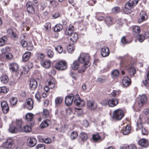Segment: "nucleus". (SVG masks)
I'll return each instance as SVG.
<instances>
[{
    "label": "nucleus",
    "mask_w": 149,
    "mask_h": 149,
    "mask_svg": "<svg viewBox=\"0 0 149 149\" xmlns=\"http://www.w3.org/2000/svg\"><path fill=\"white\" fill-rule=\"evenodd\" d=\"M10 70L13 72H16L18 70V65L15 63L10 64L9 66Z\"/></svg>",
    "instance_id": "nucleus-18"
},
{
    "label": "nucleus",
    "mask_w": 149,
    "mask_h": 149,
    "mask_svg": "<svg viewBox=\"0 0 149 149\" xmlns=\"http://www.w3.org/2000/svg\"><path fill=\"white\" fill-rule=\"evenodd\" d=\"M74 30V26L72 25H70L68 29H67L65 31V35H67L71 36Z\"/></svg>",
    "instance_id": "nucleus-23"
},
{
    "label": "nucleus",
    "mask_w": 149,
    "mask_h": 149,
    "mask_svg": "<svg viewBox=\"0 0 149 149\" xmlns=\"http://www.w3.org/2000/svg\"><path fill=\"white\" fill-rule=\"evenodd\" d=\"M90 56L86 53H81L78 58L79 62L81 63H83L84 65L82 68L79 70L80 73L83 72L89 66L91 63L89 62Z\"/></svg>",
    "instance_id": "nucleus-1"
},
{
    "label": "nucleus",
    "mask_w": 149,
    "mask_h": 149,
    "mask_svg": "<svg viewBox=\"0 0 149 149\" xmlns=\"http://www.w3.org/2000/svg\"><path fill=\"white\" fill-rule=\"evenodd\" d=\"M78 135L77 133L76 132L73 131L72 132L70 135L71 139L72 140H74L76 138Z\"/></svg>",
    "instance_id": "nucleus-45"
},
{
    "label": "nucleus",
    "mask_w": 149,
    "mask_h": 149,
    "mask_svg": "<svg viewBox=\"0 0 149 149\" xmlns=\"http://www.w3.org/2000/svg\"><path fill=\"white\" fill-rule=\"evenodd\" d=\"M72 69L74 70L77 69L79 67V63L77 61H75L73 63L71 66Z\"/></svg>",
    "instance_id": "nucleus-39"
},
{
    "label": "nucleus",
    "mask_w": 149,
    "mask_h": 149,
    "mask_svg": "<svg viewBox=\"0 0 149 149\" xmlns=\"http://www.w3.org/2000/svg\"><path fill=\"white\" fill-rule=\"evenodd\" d=\"M60 16V14L58 12L55 13L52 15V17L53 19L56 18Z\"/></svg>",
    "instance_id": "nucleus-63"
},
{
    "label": "nucleus",
    "mask_w": 149,
    "mask_h": 149,
    "mask_svg": "<svg viewBox=\"0 0 149 149\" xmlns=\"http://www.w3.org/2000/svg\"><path fill=\"white\" fill-rule=\"evenodd\" d=\"M130 80V79L128 76L124 77L122 80L123 85L125 87L129 86L131 84Z\"/></svg>",
    "instance_id": "nucleus-13"
},
{
    "label": "nucleus",
    "mask_w": 149,
    "mask_h": 149,
    "mask_svg": "<svg viewBox=\"0 0 149 149\" xmlns=\"http://www.w3.org/2000/svg\"><path fill=\"white\" fill-rule=\"evenodd\" d=\"M87 105L90 109L93 110L95 109L97 106V104L94 101L91 100L88 102Z\"/></svg>",
    "instance_id": "nucleus-17"
},
{
    "label": "nucleus",
    "mask_w": 149,
    "mask_h": 149,
    "mask_svg": "<svg viewBox=\"0 0 149 149\" xmlns=\"http://www.w3.org/2000/svg\"><path fill=\"white\" fill-rule=\"evenodd\" d=\"M93 138L94 141L95 142L100 141H101V137L98 134H93Z\"/></svg>",
    "instance_id": "nucleus-41"
},
{
    "label": "nucleus",
    "mask_w": 149,
    "mask_h": 149,
    "mask_svg": "<svg viewBox=\"0 0 149 149\" xmlns=\"http://www.w3.org/2000/svg\"><path fill=\"white\" fill-rule=\"evenodd\" d=\"M137 39L139 40V41L140 42H143L145 38V36L143 35L139 34L137 37Z\"/></svg>",
    "instance_id": "nucleus-53"
},
{
    "label": "nucleus",
    "mask_w": 149,
    "mask_h": 149,
    "mask_svg": "<svg viewBox=\"0 0 149 149\" xmlns=\"http://www.w3.org/2000/svg\"><path fill=\"white\" fill-rule=\"evenodd\" d=\"M74 102L76 105L79 107H82L84 104V101L80 97H79L78 99H76L75 98Z\"/></svg>",
    "instance_id": "nucleus-19"
},
{
    "label": "nucleus",
    "mask_w": 149,
    "mask_h": 149,
    "mask_svg": "<svg viewBox=\"0 0 149 149\" xmlns=\"http://www.w3.org/2000/svg\"><path fill=\"white\" fill-rule=\"evenodd\" d=\"M55 49L59 53L61 54L63 52V48L62 46L60 45H58L56 47H55Z\"/></svg>",
    "instance_id": "nucleus-50"
},
{
    "label": "nucleus",
    "mask_w": 149,
    "mask_h": 149,
    "mask_svg": "<svg viewBox=\"0 0 149 149\" xmlns=\"http://www.w3.org/2000/svg\"><path fill=\"white\" fill-rule=\"evenodd\" d=\"M31 53L29 52H26L23 54L22 56V60L24 61H26L28 60L30 57Z\"/></svg>",
    "instance_id": "nucleus-29"
},
{
    "label": "nucleus",
    "mask_w": 149,
    "mask_h": 149,
    "mask_svg": "<svg viewBox=\"0 0 149 149\" xmlns=\"http://www.w3.org/2000/svg\"><path fill=\"white\" fill-rule=\"evenodd\" d=\"M131 128L129 125H127V126L123 129L122 132L123 134L127 135L129 134L130 132Z\"/></svg>",
    "instance_id": "nucleus-34"
},
{
    "label": "nucleus",
    "mask_w": 149,
    "mask_h": 149,
    "mask_svg": "<svg viewBox=\"0 0 149 149\" xmlns=\"http://www.w3.org/2000/svg\"><path fill=\"white\" fill-rule=\"evenodd\" d=\"M45 27L46 29V31H49L51 29V24L49 22L46 23L45 25Z\"/></svg>",
    "instance_id": "nucleus-54"
},
{
    "label": "nucleus",
    "mask_w": 149,
    "mask_h": 149,
    "mask_svg": "<svg viewBox=\"0 0 149 149\" xmlns=\"http://www.w3.org/2000/svg\"><path fill=\"white\" fill-rule=\"evenodd\" d=\"M113 18L111 17L107 16L105 18V21L108 26H110L113 24Z\"/></svg>",
    "instance_id": "nucleus-26"
},
{
    "label": "nucleus",
    "mask_w": 149,
    "mask_h": 149,
    "mask_svg": "<svg viewBox=\"0 0 149 149\" xmlns=\"http://www.w3.org/2000/svg\"><path fill=\"white\" fill-rule=\"evenodd\" d=\"M139 100V104L142 106L143 103H145L147 100V97L145 95H143L138 98Z\"/></svg>",
    "instance_id": "nucleus-24"
},
{
    "label": "nucleus",
    "mask_w": 149,
    "mask_h": 149,
    "mask_svg": "<svg viewBox=\"0 0 149 149\" xmlns=\"http://www.w3.org/2000/svg\"><path fill=\"white\" fill-rule=\"evenodd\" d=\"M109 100H104L101 102V104L103 106L109 105Z\"/></svg>",
    "instance_id": "nucleus-59"
},
{
    "label": "nucleus",
    "mask_w": 149,
    "mask_h": 149,
    "mask_svg": "<svg viewBox=\"0 0 149 149\" xmlns=\"http://www.w3.org/2000/svg\"><path fill=\"white\" fill-rule=\"evenodd\" d=\"M63 100L62 97H58L55 99V102L56 104H61Z\"/></svg>",
    "instance_id": "nucleus-47"
},
{
    "label": "nucleus",
    "mask_w": 149,
    "mask_h": 149,
    "mask_svg": "<svg viewBox=\"0 0 149 149\" xmlns=\"http://www.w3.org/2000/svg\"><path fill=\"white\" fill-rule=\"evenodd\" d=\"M143 84L145 87L149 89V84L148 83V81L146 79H145L144 81H143Z\"/></svg>",
    "instance_id": "nucleus-61"
},
{
    "label": "nucleus",
    "mask_w": 149,
    "mask_h": 149,
    "mask_svg": "<svg viewBox=\"0 0 149 149\" xmlns=\"http://www.w3.org/2000/svg\"><path fill=\"white\" fill-rule=\"evenodd\" d=\"M127 71L130 76H133L136 73V70L134 68L131 67L127 69Z\"/></svg>",
    "instance_id": "nucleus-33"
},
{
    "label": "nucleus",
    "mask_w": 149,
    "mask_h": 149,
    "mask_svg": "<svg viewBox=\"0 0 149 149\" xmlns=\"http://www.w3.org/2000/svg\"><path fill=\"white\" fill-rule=\"evenodd\" d=\"M10 50V48L8 47H6L5 48L2 49L1 51L2 53V56H3V55L7 53V52H9Z\"/></svg>",
    "instance_id": "nucleus-46"
},
{
    "label": "nucleus",
    "mask_w": 149,
    "mask_h": 149,
    "mask_svg": "<svg viewBox=\"0 0 149 149\" xmlns=\"http://www.w3.org/2000/svg\"><path fill=\"white\" fill-rule=\"evenodd\" d=\"M121 92V91L119 90H113L111 93V94L113 97H118L119 96Z\"/></svg>",
    "instance_id": "nucleus-36"
},
{
    "label": "nucleus",
    "mask_w": 149,
    "mask_h": 149,
    "mask_svg": "<svg viewBox=\"0 0 149 149\" xmlns=\"http://www.w3.org/2000/svg\"><path fill=\"white\" fill-rule=\"evenodd\" d=\"M7 35L11 38H14L15 39H17L18 38V35L14 33L13 30L11 29H8L7 31Z\"/></svg>",
    "instance_id": "nucleus-20"
},
{
    "label": "nucleus",
    "mask_w": 149,
    "mask_h": 149,
    "mask_svg": "<svg viewBox=\"0 0 149 149\" xmlns=\"http://www.w3.org/2000/svg\"><path fill=\"white\" fill-rule=\"evenodd\" d=\"M124 115V112L122 110L117 109L113 111L112 118L114 120H120L122 118Z\"/></svg>",
    "instance_id": "nucleus-5"
},
{
    "label": "nucleus",
    "mask_w": 149,
    "mask_h": 149,
    "mask_svg": "<svg viewBox=\"0 0 149 149\" xmlns=\"http://www.w3.org/2000/svg\"><path fill=\"white\" fill-rule=\"evenodd\" d=\"M37 86V83L35 80L33 79H31L30 81L29 87L32 90H34Z\"/></svg>",
    "instance_id": "nucleus-21"
},
{
    "label": "nucleus",
    "mask_w": 149,
    "mask_h": 149,
    "mask_svg": "<svg viewBox=\"0 0 149 149\" xmlns=\"http://www.w3.org/2000/svg\"><path fill=\"white\" fill-rule=\"evenodd\" d=\"M15 146L14 141L11 138L8 139L5 142H4L2 147L6 149H12Z\"/></svg>",
    "instance_id": "nucleus-6"
},
{
    "label": "nucleus",
    "mask_w": 149,
    "mask_h": 149,
    "mask_svg": "<svg viewBox=\"0 0 149 149\" xmlns=\"http://www.w3.org/2000/svg\"><path fill=\"white\" fill-rule=\"evenodd\" d=\"M138 0H130L125 4L123 8L125 13L128 14L131 12V9L134 7L138 3Z\"/></svg>",
    "instance_id": "nucleus-3"
},
{
    "label": "nucleus",
    "mask_w": 149,
    "mask_h": 149,
    "mask_svg": "<svg viewBox=\"0 0 149 149\" xmlns=\"http://www.w3.org/2000/svg\"><path fill=\"white\" fill-rule=\"evenodd\" d=\"M109 53V50L107 47H104L101 48V54L103 57H106L108 56Z\"/></svg>",
    "instance_id": "nucleus-12"
},
{
    "label": "nucleus",
    "mask_w": 149,
    "mask_h": 149,
    "mask_svg": "<svg viewBox=\"0 0 149 149\" xmlns=\"http://www.w3.org/2000/svg\"><path fill=\"white\" fill-rule=\"evenodd\" d=\"M23 130L26 132H29L31 131V127L30 126L26 125L24 127Z\"/></svg>",
    "instance_id": "nucleus-49"
},
{
    "label": "nucleus",
    "mask_w": 149,
    "mask_h": 149,
    "mask_svg": "<svg viewBox=\"0 0 149 149\" xmlns=\"http://www.w3.org/2000/svg\"><path fill=\"white\" fill-rule=\"evenodd\" d=\"M120 11V9L118 7H115L112 9V12L114 13H117Z\"/></svg>",
    "instance_id": "nucleus-51"
},
{
    "label": "nucleus",
    "mask_w": 149,
    "mask_h": 149,
    "mask_svg": "<svg viewBox=\"0 0 149 149\" xmlns=\"http://www.w3.org/2000/svg\"><path fill=\"white\" fill-rule=\"evenodd\" d=\"M141 31L140 28L138 26H134L133 29V31L136 34H138Z\"/></svg>",
    "instance_id": "nucleus-43"
},
{
    "label": "nucleus",
    "mask_w": 149,
    "mask_h": 149,
    "mask_svg": "<svg viewBox=\"0 0 149 149\" xmlns=\"http://www.w3.org/2000/svg\"><path fill=\"white\" fill-rule=\"evenodd\" d=\"M37 149H45V146L44 144H40L36 146Z\"/></svg>",
    "instance_id": "nucleus-60"
},
{
    "label": "nucleus",
    "mask_w": 149,
    "mask_h": 149,
    "mask_svg": "<svg viewBox=\"0 0 149 149\" xmlns=\"http://www.w3.org/2000/svg\"><path fill=\"white\" fill-rule=\"evenodd\" d=\"M5 56L6 59L9 60L12 59L13 57L12 55L10 53H7L3 55V56Z\"/></svg>",
    "instance_id": "nucleus-57"
},
{
    "label": "nucleus",
    "mask_w": 149,
    "mask_h": 149,
    "mask_svg": "<svg viewBox=\"0 0 149 149\" xmlns=\"http://www.w3.org/2000/svg\"><path fill=\"white\" fill-rule=\"evenodd\" d=\"M104 13H96V17L99 21H102L104 19Z\"/></svg>",
    "instance_id": "nucleus-35"
},
{
    "label": "nucleus",
    "mask_w": 149,
    "mask_h": 149,
    "mask_svg": "<svg viewBox=\"0 0 149 149\" xmlns=\"http://www.w3.org/2000/svg\"><path fill=\"white\" fill-rule=\"evenodd\" d=\"M79 136L81 140L83 141H86L87 139V134L83 132H82L81 133Z\"/></svg>",
    "instance_id": "nucleus-44"
},
{
    "label": "nucleus",
    "mask_w": 149,
    "mask_h": 149,
    "mask_svg": "<svg viewBox=\"0 0 149 149\" xmlns=\"http://www.w3.org/2000/svg\"><path fill=\"white\" fill-rule=\"evenodd\" d=\"M47 55L48 57L51 58L54 56V53L50 49H47Z\"/></svg>",
    "instance_id": "nucleus-55"
},
{
    "label": "nucleus",
    "mask_w": 149,
    "mask_h": 149,
    "mask_svg": "<svg viewBox=\"0 0 149 149\" xmlns=\"http://www.w3.org/2000/svg\"><path fill=\"white\" fill-rule=\"evenodd\" d=\"M118 99L114 98L109 100V106L111 107H113L116 106L118 104Z\"/></svg>",
    "instance_id": "nucleus-15"
},
{
    "label": "nucleus",
    "mask_w": 149,
    "mask_h": 149,
    "mask_svg": "<svg viewBox=\"0 0 149 149\" xmlns=\"http://www.w3.org/2000/svg\"><path fill=\"white\" fill-rule=\"evenodd\" d=\"M21 43L22 46L24 47H25L27 46V43L26 41L24 40H23L21 41Z\"/></svg>",
    "instance_id": "nucleus-62"
},
{
    "label": "nucleus",
    "mask_w": 149,
    "mask_h": 149,
    "mask_svg": "<svg viewBox=\"0 0 149 149\" xmlns=\"http://www.w3.org/2000/svg\"><path fill=\"white\" fill-rule=\"evenodd\" d=\"M141 19L138 20L139 22L141 23L143 21L146 20L147 19V16L146 13L144 11H142L140 14Z\"/></svg>",
    "instance_id": "nucleus-22"
},
{
    "label": "nucleus",
    "mask_w": 149,
    "mask_h": 149,
    "mask_svg": "<svg viewBox=\"0 0 149 149\" xmlns=\"http://www.w3.org/2000/svg\"><path fill=\"white\" fill-rule=\"evenodd\" d=\"M7 38L6 36H3L0 38V47L2 46L5 45V42L7 40Z\"/></svg>",
    "instance_id": "nucleus-37"
},
{
    "label": "nucleus",
    "mask_w": 149,
    "mask_h": 149,
    "mask_svg": "<svg viewBox=\"0 0 149 149\" xmlns=\"http://www.w3.org/2000/svg\"><path fill=\"white\" fill-rule=\"evenodd\" d=\"M128 149H136V146L134 144L130 145L127 146Z\"/></svg>",
    "instance_id": "nucleus-64"
},
{
    "label": "nucleus",
    "mask_w": 149,
    "mask_h": 149,
    "mask_svg": "<svg viewBox=\"0 0 149 149\" xmlns=\"http://www.w3.org/2000/svg\"><path fill=\"white\" fill-rule=\"evenodd\" d=\"M41 65L46 68H48L50 65V61L49 60H42L41 61Z\"/></svg>",
    "instance_id": "nucleus-25"
},
{
    "label": "nucleus",
    "mask_w": 149,
    "mask_h": 149,
    "mask_svg": "<svg viewBox=\"0 0 149 149\" xmlns=\"http://www.w3.org/2000/svg\"><path fill=\"white\" fill-rule=\"evenodd\" d=\"M55 67L57 70H63L67 69V64L66 62L64 61H61L56 63Z\"/></svg>",
    "instance_id": "nucleus-7"
},
{
    "label": "nucleus",
    "mask_w": 149,
    "mask_h": 149,
    "mask_svg": "<svg viewBox=\"0 0 149 149\" xmlns=\"http://www.w3.org/2000/svg\"><path fill=\"white\" fill-rule=\"evenodd\" d=\"M63 29L62 25L60 24H56L54 28V31L55 32H59L61 31Z\"/></svg>",
    "instance_id": "nucleus-31"
},
{
    "label": "nucleus",
    "mask_w": 149,
    "mask_h": 149,
    "mask_svg": "<svg viewBox=\"0 0 149 149\" xmlns=\"http://www.w3.org/2000/svg\"><path fill=\"white\" fill-rule=\"evenodd\" d=\"M0 80L2 83L5 84L8 82L9 79L7 76L5 75H3L1 77Z\"/></svg>",
    "instance_id": "nucleus-32"
},
{
    "label": "nucleus",
    "mask_w": 149,
    "mask_h": 149,
    "mask_svg": "<svg viewBox=\"0 0 149 149\" xmlns=\"http://www.w3.org/2000/svg\"><path fill=\"white\" fill-rule=\"evenodd\" d=\"M75 47L73 45H70L67 47L68 51L69 53L71 54L74 50Z\"/></svg>",
    "instance_id": "nucleus-40"
},
{
    "label": "nucleus",
    "mask_w": 149,
    "mask_h": 149,
    "mask_svg": "<svg viewBox=\"0 0 149 149\" xmlns=\"http://www.w3.org/2000/svg\"><path fill=\"white\" fill-rule=\"evenodd\" d=\"M38 1L33 0L32 1H29L26 4L28 12L31 14L35 13V9L37 8L38 6Z\"/></svg>",
    "instance_id": "nucleus-4"
},
{
    "label": "nucleus",
    "mask_w": 149,
    "mask_h": 149,
    "mask_svg": "<svg viewBox=\"0 0 149 149\" xmlns=\"http://www.w3.org/2000/svg\"><path fill=\"white\" fill-rule=\"evenodd\" d=\"M26 107L29 110L32 109L33 107V102L31 98L27 99L25 102Z\"/></svg>",
    "instance_id": "nucleus-9"
},
{
    "label": "nucleus",
    "mask_w": 149,
    "mask_h": 149,
    "mask_svg": "<svg viewBox=\"0 0 149 149\" xmlns=\"http://www.w3.org/2000/svg\"><path fill=\"white\" fill-rule=\"evenodd\" d=\"M48 86L51 89L53 88L55 86L56 82L54 79H52L48 82Z\"/></svg>",
    "instance_id": "nucleus-27"
},
{
    "label": "nucleus",
    "mask_w": 149,
    "mask_h": 149,
    "mask_svg": "<svg viewBox=\"0 0 149 149\" xmlns=\"http://www.w3.org/2000/svg\"><path fill=\"white\" fill-rule=\"evenodd\" d=\"M17 99L16 97H12L10 100V104L11 105H14L17 103Z\"/></svg>",
    "instance_id": "nucleus-42"
},
{
    "label": "nucleus",
    "mask_w": 149,
    "mask_h": 149,
    "mask_svg": "<svg viewBox=\"0 0 149 149\" xmlns=\"http://www.w3.org/2000/svg\"><path fill=\"white\" fill-rule=\"evenodd\" d=\"M138 143L139 145L143 147L146 148L149 145V143L147 140L143 139L138 141Z\"/></svg>",
    "instance_id": "nucleus-16"
},
{
    "label": "nucleus",
    "mask_w": 149,
    "mask_h": 149,
    "mask_svg": "<svg viewBox=\"0 0 149 149\" xmlns=\"http://www.w3.org/2000/svg\"><path fill=\"white\" fill-rule=\"evenodd\" d=\"M74 95L71 94L68 95L65 99V104L68 106L71 105L73 102Z\"/></svg>",
    "instance_id": "nucleus-8"
},
{
    "label": "nucleus",
    "mask_w": 149,
    "mask_h": 149,
    "mask_svg": "<svg viewBox=\"0 0 149 149\" xmlns=\"http://www.w3.org/2000/svg\"><path fill=\"white\" fill-rule=\"evenodd\" d=\"M50 123V121L48 119H46L42 123L40 126L41 128H43L47 127Z\"/></svg>",
    "instance_id": "nucleus-30"
},
{
    "label": "nucleus",
    "mask_w": 149,
    "mask_h": 149,
    "mask_svg": "<svg viewBox=\"0 0 149 149\" xmlns=\"http://www.w3.org/2000/svg\"><path fill=\"white\" fill-rule=\"evenodd\" d=\"M96 30L97 33H101L102 31V29L100 25H96Z\"/></svg>",
    "instance_id": "nucleus-58"
},
{
    "label": "nucleus",
    "mask_w": 149,
    "mask_h": 149,
    "mask_svg": "<svg viewBox=\"0 0 149 149\" xmlns=\"http://www.w3.org/2000/svg\"><path fill=\"white\" fill-rule=\"evenodd\" d=\"M78 38V34L75 33H73L70 36V39L71 41L72 42V43L75 42Z\"/></svg>",
    "instance_id": "nucleus-28"
},
{
    "label": "nucleus",
    "mask_w": 149,
    "mask_h": 149,
    "mask_svg": "<svg viewBox=\"0 0 149 149\" xmlns=\"http://www.w3.org/2000/svg\"><path fill=\"white\" fill-rule=\"evenodd\" d=\"M22 122L21 120L16 119L9 125V132L11 133H16L22 130Z\"/></svg>",
    "instance_id": "nucleus-2"
},
{
    "label": "nucleus",
    "mask_w": 149,
    "mask_h": 149,
    "mask_svg": "<svg viewBox=\"0 0 149 149\" xmlns=\"http://www.w3.org/2000/svg\"><path fill=\"white\" fill-rule=\"evenodd\" d=\"M34 115L31 113H27L25 116L26 120L28 121H30L32 120L33 117Z\"/></svg>",
    "instance_id": "nucleus-38"
},
{
    "label": "nucleus",
    "mask_w": 149,
    "mask_h": 149,
    "mask_svg": "<svg viewBox=\"0 0 149 149\" xmlns=\"http://www.w3.org/2000/svg\"><path fill=\"white\" fill-rule=\"evenodd\" d=\"M28 145L31 147L35 146L37 143V141L36 139L33 138H29L27 139Z\"/></svg>",
    "instance_id": "nucleus-14"
},
{
    "label": "nucleus",
    "mask_w": 149,
    "mask_h": 149,
    "mask_svg": "<svg viewBox=\"0 0 149 149\" xmlns=\"http://www.w3.org/2000/svg\"><path fill=\"white\" fill-rule=\"evenodd\" d=\"M137 127L136 128L137 130H141V132L143 135H147L148 132L145 128H144L143 125L140 123L137 122Z\"/></svg>",
    "instance_id": "nucleus-11"
},
{
    "label": "nucleus",
    "mask_w": 149,
    "mask_h": 149,
    "mask_svg": "<svg viewBox=\"0 0 149 149\" xmlns=\"http://www.w3.org/2000/svg\"><path fill=\"white\" fill-rule=\"evenodd\" d=\"M1 105L3 113H7L9 111V107L6 101H3L1 102Z\"/></svg>",
    "instance_id": "nucleus-10"
},
{
    "label": "nucleus",
    "mask_w": 149,
    "mask_h": 149,
    "mask_svg": "<svg viewBox=\"0 0 149 149\" xmlns=\"http://www.w3.org/2000/svg\"><path fill=\"white\" fill-rule=\"evenodd\" d=\"M49 112L46 109L43 110V116L44 118H47L49 116Z\"/></svg>",
    "instance_id": "nucleus-52"
},
{
    "label": "nucleus",
    "mask_w": 149,
    "mask_h": 149,
    "mask_svg": "<svg viewBox=\"0 0 149 149\" xmlns=\"http://www.w3.org/2000/svg\"><path fill=\"white\" fill-rule=\"evenodd\" d=\"M112 75L114 78L117 77L119 74V72L117 70H114L112 73Z\"/></svg>",
    "instance_id": "nucleus-56"
},
{
    "label": "nucleus",
    "mask_w": 149,
    "mask_h": 149,
    "mask_svg": "<svg viewBox=\"0 0 149 149\" xmlns=\"http://www.w3.org/2000/svg\"><path fill=\"white\" fill-rule=\"evenodd\" d=\"M9 91V89L5 86L0 87V93H7Z\"/></svg>",
    "instance_id": "nucleus-48"
}]
</instances>
